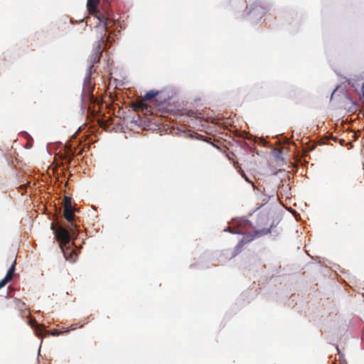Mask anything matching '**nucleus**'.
<instances>
[{
	"label": "nucleus",
	"instance_id": "f257e3e1",
	"mask_svg": "<svg viewBox=\"0 0 364 364\" xmlns=\"http://www.w3.org/2000/svg\"><path fill=\"white\" fill-rule=\"evenodd\" d=\"M95 16L99 21L97 26L100 27L102 26V31L100 33V40L96 42V45L93 48L92 53L88 58L89 65L84 78L82 93L81 95L82 98L83 97V93L89 95H92L93 85L91 82V75L92 73L96 71V68H95L94 66L95 64L100 63L102 51L109 48L108 45L109 43L110 38L109 36H106L103 32L107 31L109 35L117 36L120 33V30L123 28L119 21L104 13L96 14Z\"/></svg>",
	"mask_w": 364,
	"mask_h": 364
},
{
	"label": "nucleus",
	"instance_id": "f03ea898",
	"mask_svg": "<svg viewBox=\"0 0 364 364\" xmlns=\"http://www.w3.org/2000/svg\"><path fill=\"white\" fill-rule=\"evenodd\" d=\"M75 210L72 205L70 198L66 196L64 198L63 216L69 225H60L58 230H53L65 259L72 263L76 261L80 253V249L73 241L80 232V226L76 223L77 217L74 215Z\"/></svg>",
	"mask_w": 364,
	"mask_h": 364
},
{
	"label": "nucleus",
	"instance_id": "7ed1b4c3",
	"mask_svg": "<svg viewBox=\"0 0 364 364\" xmlns=\"http://www.w3.org/2000/svg\"><path fill=\"white\" fill-rule=\"evenodd\" d=\"M247 9V15L252 23H258L269 9L265 0H256L252 4L249 3Z\"/></svg>",
	"mask_w": 364,
	"mask_h": 364
},
{
	"label": "nucleus",
	"instance_id": "20e7f679",
	"mask_svg": "<svg viewBox=\"0 0 364 364\" xmlns=\"http://www.w3.org/2000/svg\"><path fill=\"white\" fill-rule=\"evenodd\" d=\"M270 233V229L268 228H262L259 230H255L254 232L247 234L242 237V238L238 242L237 245L235 247L234 254L232 257L237 255L239 252H241V249L243 245L247 242L252 241L255 238H259L263 235H266Z\"/></svg>",
	"mask_w": 364,
	"mask_h": 364
},
{
	"label": "nucleus",
	"instance_id": "39448f33",
	"mask_svg": "<svg viewBox=\"0 0 364 364\" xmlns=\"http://www.w3.org/2000/svg\"><path fill=\"white\" fill-rule=\"evenodd\" d=\"M81 127H80L75 133L71 136L70 139L68 141L66 144V147L68 149L67 153H66V161H69L70 157L75 155L80 154L82 150L77 149L78 146L80 144L81 141L76 139V135L78 134V132L80 131Z\"/></svg>",
	"mask_w": 364,
	"mask_h": 364
},
{
	"label": "nucleus",
	"instance_id": "423d86ee",
	"mask_svg": "<svg viewBox=\"0 0 364 364\" xmlns=\"http://www.w3.org/2000/svg\"><path fill=\"white\" fill-rule=\"evenodd\" d=\"M29 325L38 337H41L43 333L47 335L50 334L52 336H57L64 333L63 331H53L50 332L46 329L44 325L39 324L36 321H31Z\"/></svg>",
	"mask_w": 364,
	"mask_h": 364
},
{
	"label": "nucleus",
	"instance_id": "0eeeda50",
	"mask_svg": "<svg viewBox=\"0 0 364 364\" xmlns=\"http://www.w3.org/2000/svg\"><path fill=\"white\" fill-rule=\"evenodd\" d=\"M230 225L235 226L242 225L244 227L253 228L252 222L243 217L233 218Z\"/></svg>",
	"mask_w": 364,
	"mask_h": 364
},
{
	"label": "nucleus",
	"instance_id": "6e6552de",
	"mask_svg": "<svg viewBox=\"0 0 364 364\" xmlns=\"http://www.w3.org/2000/svg\"><path fill=\"white\" fill-rule=\"evenodd\" d=\"M160 92L158 90H151L146 92L144 95V99L146 100H151L158 95H159Z\"/></svg>",
	"mask_w": 364,
	"mask_h": 364
},
{
	"label": "nucleus",
	"instance_id": "1a4fd4ad",
	"mask_svg": "<svg viewBox=\"0 0 364 364\" xmlns=\"http://www.w3.org/2000/svg\"><path fill=\"white\" fill-rule=\"evenodd\" d=\"M87 8L89 12H95L97 8V0H87Z\"/></svg>",
	"mask_w": 364,
	"mask_h": 364
},
{
	"label": "nucleus",
	"instance_id": "9d476101",
	"mask_svg": "<svg viewBox=\"0 0 364 364\" xmlns=\"http://www.w3.org/2000/svg\"><path fill=\"white\" fill-rule=\"evenodd\" d=\"M16 269V262L14 261L11 267L9 268L6 274L4 277H6V279H10L11 275L14 273Z\"/></svg>",
	"mask_w": 364,
	"mask_h": 364
},
{
	"label": "nucleus",
	"instance_id": "9b49d317",
	"mask_svg": "<svg viewBox=\"0 0 364 364\" xmlns=\"http://www.w3.org/2000/svg\"><path fill=\"white\" fill-rule=\"evenodd\" d=\"M224 231L225 232H230L232 234H237V235H242V234H243V232L241 230H240L238 228L232 229V230L230 226H228V227L225 228H224Z\"/></svg>",
	"mask_w": 364,
	"mask_h": 364
},
{
	"label": "nucleus",
	"instance_id": "f8f14e48",
	"mask_svg": "<svg viewBox=\"0 0 364 364\" xmlns=\"http://www.w3.org/2000/svg\"><path fill=\"white\" fill-rule=\"evenodd\" d=\"M83 325H84V323L73 325V326H70L69 328L63 330V333H69L71 331L75 330L77 327H80V328L82 327Z\"/></svg>",
	"mask_w": 364,
	"mask_h": 364
},
{
	"label": "nucleus",
	"instance_id": "ddd939ff",
	"mask_svg": "<svg viewBox=\"0 0 364 364\" xmlns=\"http://www.w3.org/2000/svg\"><path fill=\"white\" fill-rule=\"evenodd\" d=\"M272 155L277 159H283L282 151L272 150Z\"/></svg>",
	"mask_w": 364,
	"mask_h": 364
},
{
	"label": "nucleus",
	"instance_id": "4468645a",
	"mask_svg": "<svg viewBox=\"0 0 364 364\" xmlns=\"http://www.w3.org/2000/svg\"><path fill=\"white\" fill-rule=\"evenodd\" d=\"M279 220H273L271 225H270V228L269 229H270V233L273 231V229L279 224Z\"/></svg>",
	"mask_w": 364,
	"mask_h": 364
},
{
	"label": "nucleus",
	"instance_id": "2eb2a0df",
	"mask_svg": "<svg viewBox=\"0 0 364 364\" xmlns=\"http://www.w3.org/2000/svg\"><path fill=\"white\" fill-rule=\"evenodd\" d=\"M8 282L9 279H6V277H4L1 280H0V289L6 285Z\"/></svg>",
	"mask_w": 364,
	"mask_h": 364
},
{
	"label": "nucleus",
	"instance_id": "dca6fc26",
	"mask_svg": "<svg viewBox=\"0 0 364 364\" xmlns=\"http://www.w3.org/2000/svg\"><path fill=\"white\" fill-rule=\"evenodd\" d=\"M169 99H170L169 97H168V98L164 97L163 98L161 97V95L159 96V101H160V102H162V103H167Z\"/></svg>",
	"mask_w": 364,
	"mask_h": 364
},
{
	"label": "nucleus",
	"instance_id": "f3484780",
	"mask_svg": "<svg viewBox=\"0 0 364 364\" xmlns=\"http://www.w3.org/2000/svg\"><path fill=\"white\" fill-rule=\"evenodd\" d=\"M23 134L26 137H27L28 139V138H29V139H31V136H30V134H29L28 133H27V132H24L23 133Z\"/></svg>",
	"mask_w": 364,
	"mask_h": 364
},
{
	"label": "nucleus",
	"instance_id": "a211bd4d",
	"mask_svg": "<svg viewBox=\"0 0 364 364\" xmlns=\"http://www.w3.org/2000/svg\"><path fill=\"white\" fill-rule=\"evenodd\" d=\"M361 92H362L363 97L364 98V82L362 84V86H361Z\"/></svg>",
	"mask_w": 364,
	"mask_h": 364
},
{
	"label": "nucleus",
	"instance_id": "6ab92c4d",
	"mask_svg": "<svg viewBox=\"0 0 364 364\" xmlns=\"http://www.w3.org/2000/svg\"><path fill=\"white\" fill-rule=\"evenodd\" d=\"M281 183H282V188H284V184L283 183L282 181H281ZM285 188L289 190V188L288 187V185L285 187Z\"/></svg>",
	"mask_w": 364,
	"mask_h": 364
},
{
	"label": "nucleus",
	"instance_id": "aec40b11",
	"mask_svg": "<svg viewBox=\"0 0 364 364\" xmlns=\"http://www.w3.org/2000/svg\"><path fill=\"white\" fill-rule=\"evenodd\" d=\"M42 342H43V340H41V344H40V346H39L38 353V356H39V355H40V352H41V344H42Z\"/></svg>",
	"mask_w": 364,
	"mask_h": 364
},
{
	"label": "nucleus",
	"instance_id": "412c9836",
	"mask_svg": "<svg viewBox=\"0 0 364 364\" xmlns=\"http://www.w3.org/2000/svg\"><path fill=\"white\" fill-rule=\"evenodd\" d=\"M31 146H32V144H29V142H28L27 144H26V148L29 149V148L31 147Z\"/></svg>",
	"mask_w": 364,
	"mask_h": 364
},
{
	"label": "nucleus",
	"instance_id": "4be33fe9",
	"mask_svg": "<svg viewBox=\"0 0 364 364\" xmlns=\"http://www.w3.org/2000/svg\"><path fill=\"white\" fill-rule=\"evenodd\" d=\"M269 198H264V199L263 200V201H264V203H267L268 200H269Z\"/></svg>",
	"mask_w": 364,
	"mask_h": 364
},
{
	"label": "nucleus",
	"instance_id": "5701e85b",
	"mask_svg": "<svg viewBox=\"0 0 364 364\" xmlns=\"http://www.w3.org/2000/svg\"><path fill=\"white\" fill-rule=\"evenodd\" d=\"M269 198H264V199L263 200V201H264V203H267L268 200H269Z\"/></svg>",
	"mask_w": 364,
	"mask_h": 364
},
{
	"label": "nucleus",
	"instance_id": "b1692460",
	"mask_svg": "<svg viewBox=\"0 0 364 364\" xmlns=\"http://www.w3.org/2000/svg\"><path fill=\"white\" fill-rule=\"evenodd\" d=\"M336 90H333V92H332L331 98H332V97H333V95L334 92H336Z\"/></svg>",
	"mask_w": 364,
	"mask_h": 364
},
{
	"label": "nucleus",
	"instance_id": "393cba45",
	"mask_svg": "<svg viewBox=\"0 0 364 364\" xmlns=\"http://www.w3.org/2000/svg\"><path fill=\"white\" fill-rule=\"evenodd\" d=\"M26 188V185H21V186H20V188Z\"/></svg>",
	"mask_w": 364,
	"mask_h": 364
},
{
	"label": "nucleus",
	"instance_id": "a878e982",
	"mask_svg": "<svg viewBox=\"0 0 364 364\" xmlns=\"http://www.w3.org/2000/svg\"><path fill=\"white\" fill-rule=\"evenodd\" d=\"M244 178H245V181H249V179H248V178H247V177H246V176H245V177H244Z\"/></svg>",
	"mask_w": 364,
	"mask_h": 364
},
{
	"label": "nucleus",
	"instance_id": "bb28decb",
	"mask_svg": "<svg viewBox=\"0 0 364 364\" xmlns=\"http://www.w3.org/2000/svg\"><path fill=\"white\" fill-rule=\"evenodd\" d=\"M88 318L93 319V317H92V316H90Z\"/></svg>",
	"mask_w": 364,
	"mask_h": 364
}]
</instances>
